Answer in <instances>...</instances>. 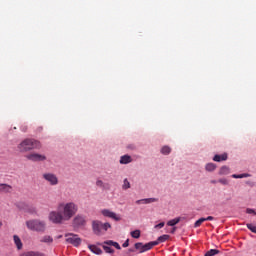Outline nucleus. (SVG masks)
I'll list each match as a JSON object with an SVG mask.
<instances>
[{
    "mask_svg": "<svg viewBox=\"0 0 256 256\" xmlns=\"http://www.w3.org/2000/svg\"><path fill=\"white\" fill-rule=\"evenodd\" d=\"M104 245L112 246L115 247V249L121 250V245L113 240L104 241Z\"/></svg>",
    "mask_w": 256,
    "mask_h": 256,
    "instance_id": "19",
    "label": "nucleus"
},
{
    "mask_svg": "<svg viewBox=\"0 0 256 256\" xmlns=\"http://www.w3.org/2000/svg\"><path fill=\"white\" fill-rule=\"evenodd\" d=\"M247 177H249V174H247V173H244V174H233L232 175L233 179H245Z\"/></svg>",
    "mask_w": 256,
    "mask_h": 256,
    "instance_id": "25",
    "label": "nucleus"
},
{
    "mask_svg": "<svg viewBox=\"0 0 256 256\" xmlns=\"http://www.w3.org/2000/svg\"><path fill=\"white\" fill-rule=\"evenodd\" d=\"M218 183H221V185H229V180L221 178L218 180Z\"/></svg>",
    "mask_w": 256,
    "mask_h": 256,
    "instance_id": "32",
    "label": "nucleus"
},
{
    "mask_svg": "<svg viewBox=\"0 0 256 256\" xmlns=\"http://www.w3.org/2000/svg\"><path fill=\"white\" fill-rule=\"evenodd\" d=\"M79 211V206L75 202H60L57 209L51 211L48 219L54 225H63L67 221H71Z\"/></svg>",
    "mask_w": 256,
    "mask_h": 256,
    "instance_id": "1",
    "label": "nucleus"
},
{
    "mask_svg": "<svg viewBox=\"0 0 256 256\" xmlns=\"http://www.w3.org/2000/svg\"><path fill=\"white\" fill-rule=\"evenodd\" d=\"M43 179H45V181L50 183V185H58V183H59V179L53 173H45V174H43Z\"/></svg>",
    "mask_w": 256,
    "mask_h": 256,
    "instance_id": "7",
    "label": "nucleus"
},
{
    "mask_svg": "<svg viewBox=\"0 0 256 256\" xmlns=\"http://www.w3.org/2000/svg\"><path fill=\"white\" fill-rule=\"evenodd\" d=\"M136 251H139V253H144L143 251V243L141 242H137L135 245H134Z\"/></svg>",
    "mask_w": 256,
    "mask_h": 256,
    "instance_id": "28",
    "label": "nucleus"
},
{
    "mask_svg": "<svg viewBox=\"0 0 256 256\" xmlns=\"http://www.w3.org/2000/svg\"><path fill=\"white\" fill-rule=\"evenodd\" d=\"M101 213L104 217H109V219H113L114 221H121V216L115 214V212L109 209H104Z\"/></svg>",
    "mask_w": 256,
    "mask_h": 256,
    "instance_id": "8",
    "label": "nucleus"
},
{
    "mask_svg": "<svg viewBox=\"0 0 256 256\" xmlns=\"http://www.w3.org/2000/svg\"><path fill=\"white\" fill-rule=\"evenodd\" d=\"M0 193H13V186L9 184H0Z\"/></svg>",
    "mask_w": 256,
    "mask_h": 256,
    "instance_id": "10",
    "label": "nucleus"
},
{
    "mask_svg": "<svg viewBox=\"0 0 256 256\" xmlns=\"http://www.w3.org/2000/svg\"><path fill=\"white\" fill-rule=\"evenodd\" d=\"M41 243H53V237L45 235L41 238Z\"/></svg>",
    "mask_w": 256,
    "mask_h": 256,
    "instance_id": "24",
    "label": "nucleus"
},
{
    "mask_svg": "<svg viewBox=\"0 0 256 256\" xmlns=\"http://www.w3.org/2000/svg\"><path fill=\"white\" fill-rule=\"evenodd\" d=\"M205 221H213V216H208L207 218H204Z\"/></svg>",
    "mask_w": 256,
    "mask_h": 256,
    "instance_id": "37",
    "label": "nucleus"
},
{
    "mask_svg": "<svg viewBox=\"0 0 256 256\" xmlns=\"http://www.w3.org/2000/svg\"><path fill=\"white\" fill-rule=\"evenodd\" d=\"M128 149H135V146L133 144L128 145Z\"/></svg>",
    "mask_w": 256,
    "mask_h": 256,
    "instance_id": "38",
    "label": "nucleus"
},
{
    "mask_svg": "<svg viewBox=\"0 0 256 256\" xmlns=\"http://www.w3.org/2000/svg\"><path fill=\"white\" fill-rule=\"evenodd\" d=\"M133 159H131V156L129 155H124L120 158V163L121 165H127L128 163H131Z\"/></svg>",
    "mask_w": 256,
    "mask_h": 256,
    "instance_id": "18",
    "label": "nucleus"
},
{
    "mask_svg": "<svg viewBox=\"0 0 256 256\" xmlns=\"http://www.w3.org/2000/svg\"><path fill=\"white\" fill-rule=\"evenodd\" d=\"M122 189H124V190L131 189V183H129V180L124 179Z\"/></svg>",
    "mask_w": 256,
    "mask_h": 256,
    "instance_id": "30",
    "label": "nucleus"
},
{
    "mask_svg": "<svg viewBox=\"0 0 256 256\" xmlns=\"http://www.w3.org/2000/svg\"><path fill=\"white\" fill-rule=\"evenodd\" d=\"M122 247L126 248L129 247V239H127L123 244Z\"/></svg>",
    "mask_w": 256,
    "mask_h": 256,
    "instance_id": "36",
    "label": "nucleus"
},
{
    "mask_svg": "<svg viewBox=\"0 0 256 256\" xmlns=\"http://www.w3.org/2000/svg\"><path fill=\"white\" fill-rule=\"evenodd\" d=\"M88 249L95 255H103V250L101 248L97 247L96 245H89Z\"/></svg>",
    "mask_w": 256,
    "mask_h": 256,
    "instance_id": "13",
    "label": "nucleus"
},
{
    "mask_svg": "<svg viewBox=\"0 0 256 256\" xmlns=\"http://www.w3.org/2000/svg\"><path fill=\"white\" fill-rule=\"evenodd\" d=\"M246 213H248V215H256L255 210H253V209H251V208H248V209L246 210Z\"/></svg>",
    "mask_w": 256,
    "mask_h": 256,
    "instance_id": "34",
    "label": "nucleus"
},
{
    "mask_svg": "<svg viewBox=\"0 0 256 256\" xmlns=\"http://www.w3.org/2000/svg\"><path fill=\"white\" fill-rule=\"evenodd\" d=\"M22 131H27V128H26V126H24V127H22Z\"/></svg>",
    "mask_w": 256,
    "mask_h": 256,
    "instance_id": "40",
    "label": "nucleus"
},
{
    "mask_svg": "<svg viewBox=\"0 0 256 256\" xmlns=\"http://www.w3.org/2000/svg\"><path fill=\"white\" fill-rule=\"evenodd\" d=\"M13 239L17 249L19 250L23 249V242H21V238H19V236L17 235H14Z\"/></svg>",
    "mask_w": 256,
    "mask_h": 256,
    "instance_id": "16",
    "label": "nucleus"
},
{
    "mask_svg": "<svg viewBox=\"0 0 256 256\" xmlns=\"http://www.w3.org/2000/svg\"><path fill=\"white\" fill-rule=\"evenodd\" d=\"M181 221V217H177V218H174V219H172V220H169L168 222H167V225L169 226V227H175V225H177V223H179Z\"/></svg>",
    "mask_w": 256,
    "mask_h": 256,
    "instance_id": "20",
    "label": "nucleus"
},
{
    "mask_svg": "<svg viewBox=\"0 0 256 256\" xmlns=\"http://www.w3.org/2000/svg\"><path fill=\"white\" fill-rule=\"evenodd\" d=\"M133 252H135V249L133 248L128 249V253H133Z\"/></svg>",
    "mask_w": 256,
    "mask_h": 256,
    "instance_id": "39",
    "label": "nucleus"
},
{
    "mask_svg": "<svg viewBox=\"0 0 256 256\" xmlns=\"http://www.w3.org/2000/svg\"><path fill=\"white\" fill-rule=\"evenodd\" d=\"M92 229L95 235H104L108 229H111V225L109 223H103L99 220H94L92 222Z\"/></svg>",
    "mask_w": 256,
    "mask_h": 256,
    "instance_id": "4",
    "label": "nucleus"
},
{
    "mask_svg": "<svg viewBox=\"0 0 256 256\" xmlns=\"http://www.w3.org/2000/svg\"><path fill=\"white\" fill-rule=\"evenodd\" d=\"M73 225H75V227H81V226L85 225V217L82 215H77L73 219Z\"/></svg>",
    "mask_w": 256,
    "mask_h": 256,
    "instance_id": "9",
    "label": "nucleus"
},
{
    "mask_svg": "<svg viewBox=\"0 0 256 256\" xmlns=\"http://www.w3.org/2000/svg\"><path fill=\"white\" fill-rule=\"evenodd\" d=\"M131 237H133V239H139V237H141V230H134L130 233Z\"/></svg>",
    "mask_w": 256,
    "mask_h": 256,
    "instance_id": "26",
    "label": "nucleus"
},
{
    "mask_svg": "<svg viewBox=\"0 0 256 256\" xmlns=\"http://www.w3.org/2000/svg\"><path fill=\"white\" fill-rule=\"evenodd\" d=\"M171 233H175V228L172 229Z\"/></svg>",
    "mask_w": 256,
    "mask_h": 256,
    "instance_id": "43",
    "label": "nucleus"
},
{
    "mask_svg": "<svg viewBox=\"0 0 256 256\" xmlns=\"http://www.w3.org/2000/svg\"><path fill=\"white\" fill-rule=\"evenodd\" d=\"M26 159H28L29 161L39 162V161H46L47 156L39 153H30L26 155Z\"/></svg>",
    "mask_w": 256,
    "mask_h": 256,
    "instance_id": "6",
    "label": "nucleus"
},
{
    "mask_svg": "<svg viewBox=\"0 0 256 256\" xmlns=\"http://www.w3.org/2000/svg\"><path fill=\"white\" fill-rule=\"evenodd\" d=\"M227 153H224V154H216L214 157H213V161H216L217 163H221V161H227Z\"/></svg>",
    "mask_w": 256,
    "mask_h": 256,
    "instance_id": "14",
    "label": "nucleus"
},
{
    "mask_svg": "<svg viewBox=\"0 0 256 256\" xmlns=\"http://www.w3.org/2000/svg\"><path fill=\"white\" fill-rule=\"evenodd\" d=\"M211 183L215 185V183H217V181L216 180H212Z\"/></svg>",
    "mask_w": 256,
    "mask_h": 256,
    "instance_id": "41",
    "label": "nucleus"
},
{
    "mask_svg": "<svg viewBox=\"0 0 256 256\" xmlns=\"http://www.w3.org/2000/svg\"><path fill=\"white\" fill-rule=\"evenodd\" d=\"M205 223V218H200L199 220H197L195 223H194V227L197 228V227H201V224Z\"/></svg>",
    "mask_w": 256,
    "mask_h": 256,
    "instance_id": "31",
    "label": "nucleus"
},
{
    "mask_svg": "<svg viewBox=\"0 0 256 256\" xmlns=\"http://www.w3.org/2000/svg\"><path fill=\"white\" fill-rule=\"evenodd\" d=\"M206 171L213 172L217 169V165L214 163H208L205 166Z\"/></svg>",
    "mask_w": 256,
    "mask_h": 256,
    "instance_id": "21",
    "label": "nucleus"
},
{
    "mask_svg": "<svg viewBox=\"0 0 256 256\" xmlns=\"http://www.w3.org/2000/svg\"><path fill=\"white\" fill-rule=\"evenodd\" d=\"M161 153H162V155H169V153H171V147L163 146L161 148Z\"/></svg>",
    "mask_w": 256,
    "mask_h": 256,
    "instance_id": "27",
    "label": "nucleus"
},
{
    "mask_svg": "<svg viewBox=\"0 0 256 256\" xmlns=\"http://www.w3.org/2000/svg\"><path fill=\"white\" fill-rule=\"evenodd\" d=\"M20 256H45V253L39 251H28L22 253Z\"/></svg>",
    "mask_w": 256,
    "mask_h": 256,
    "instance_id": "15",
    "label": "nucleus"
},
{
    "mask_svg": "<svg viewBox=\"0 0 256 256\" xmlns=\"http://www.w3.org/2000/svg\"><path fill=\"white\" fill-rule=\"evenodd\" d=\"M167 239H169V235L164 234V235L158 237L157 242L158 243H165V241H167Z\"/></svg>",
    "mask_w": 256,
    "mask_h": 256,
    "instance_id": "29",
    "label": "nucleus"
},
{
    "mask_svg": "<svg viewBox=\"0 0 256 256\" xmlns=\"http://www.w3.org/2000/svg\"><path fill=\"white\" fill-rule=\"evenodd\" d=\"M1 227H3V222H1V220H0V229H1Z\"/></svg>",
    "mask_w": 256,
    "mask_h": 256,
    "instance_id": "42",
    "label": "nucleus"
},
{
    "mask_svg": "<svg viewBox=\"0 0 256 256\" xmlns=\"http://www.w3.org/2000/svg\"><path fill=\"white\" fill-rule=\"evenodd\" d=\"M157 245H159L158 241H153V242L143 244V250L142 251H144V253H145V251H151V248L155 247Z\"/></svg>",
    "mask_w": 256,
    "mask_h": 256,
    "instance_id": "12",
    "label": "nucleus"
},
{
    "mask_svg": "<svg viewBox=\"0 0 256 256\" xmlns=\"http://www.w3.org/2000/svg\"><path fill=\"white\" fill-rule=\"evenodd\" d=\"M61 237H62V236L60 235V236L58 237V239H61Z\"/></svg>",
    "mask_w": 256,
    "mask_h": 256,
    "instance_id": "44",
    "label": "nucleus"
},
{
    "mask_svg": "<svg viewBox=\"0 0 256 256\" xmlns=\"http://www.w3.org/2000/svg\"><path fill=\"white\" fill-rule=\"evenodd\" d=\"M229 173H231L229 167H227V166H222V167L220 168L219 175H229Z\"/></svg>",
    "mask_w": 256,
    "mask_h": 256,
    "instance_id": "22",
    "label": "nucleus"
},
{
    "mask_svg": "<svg viewBox=\"0 0 256 256\" xmlns=\"http://www.w3.org/2000/svg\"><path fill=\"white\" fill-rule=\"evenodd\" d=\"M219 253H221V251H219L218 249H210L205 253L204 256H215V255H219Z\"/></svg>",
    "mask_w": 256,
    "mask_h": 256,
    "instance_id": "23",
    "label": "nucleus"
},
{
    "mask_svg": "<svg viewBox=\"0 0 256 256\" xmlns=\"http://www.w3.org/2000/svg\"><path fill=\"white\" fill-rule=\"evenodd\" d=\"M26 227L30 231H36L37 233H45L47 229V223L43 220L32 219L26 221Z\"/></svg>",
    "mask_w": 256,
    "mask_h": 256,
    "instance_id": "3",
    "label": "nucleus"
},
{
    "mask_svg": "<svg viewBox=\"0 0 256 256\" xmlns=\"http://www.w3.org/2000/svg\"><path fill=\"white\" fill-rule=\"evenodd\" d=\"M66 237V243H70V245H73L74 247H79L81 245V238H79V235L69 233L65 235Z\"/></svg>",
    "mask_w": 256,
    "mask_h": 256,
    "instance_id": "5",
    "label": "nucleus"
},
{
    "mask_svg": "<svg viewBox=\"0 0 256 256\" xmlns=\"http://www.w3.org/2000/svg\"><path fill=\"white\" fill-rule=\"evenodd\" d=\"M163 227H165V222H160L154 226L155 229H163Z\"/></svg>",
    "mask_w": 256,
    "mask_h": 256,
    "instance_id": "33",
    "label": "nucleus"
},
{
    "mask_svg": "<svg viewBox=\"0 0 256 256\" xmlns=\"http://www.w3.org/2000/svg\"><path fill=\"white\" fill-rule=\"evenodd\" d=\"M96 185L97 187H103L104 186L103 180H97Z\"/></svg>",
    "mask_w": 256,
    "mask_h": 256,
    "instance_id": "35",
    "label": "nucleus"
},
{
    "mask_svg": "<svg viewBox=\"0 0 256 256\" xmlns=\"http://www.w3.org/2000/svg\"><path fill=\"white\" fill-rule=\"evenodd\" d=\"M157 198H145V199H140L136 201L137 205H141V203L143 205H149V203H156Z\"/></svg>",
    "mask_w": 256,
    "mask_h": 256,
    "instance_id": "11",
    "label": "nucleus"
},
{
    "mask_svg": "<svg viewBox=\"0 0 256 256\" xmlns=\"http://www.w3.org/2000/svg\"><path fill=\"white\" fill-rule=\"evenodd\" d=\"M33 149H41V143L35 139H24L20 144H18V150L20 153H27L33 151Z\"/></svg>",
    "mask_w": 256,
    "mask_h": 256,
    "instance_id": "2",
    "label": "nucleus"
},
{
    "mask_svg": "<svg viewBox=\"0 0 256 256\" xmlns=\"http://www.w3.org/2000/svg\"><path fill=\"white\" fill-rule=\"evenodd\" d=\"M104 249L105 253H109L110 255H113L115 253V250L113 248H110L109 245L105 244V242L99 244Z\"/></svg>",
    "mask_w": 256,
    "mask_h": 256,
    "instance_id": "17",
    "label": "nucleus"
}]
</instances>
